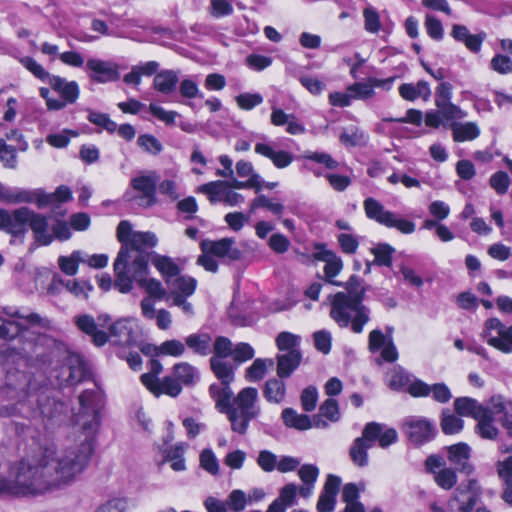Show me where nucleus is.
I'll return each mask as SVG.
<instances>
[{"label":"nucleus","instance_id":"a878e982","mask_svg":"<svg viewBox=\"0 0 512 512\" xmlns=\"http://www.w3.org/2000/svg\"><path fill=\"white\" fill-rule=\"evenodd\" d=\"M89 77L97 83H107L117 78V71L110 62L91 58L86 62Z\"/></svg>","mask_w":512,"mask_h":512},{"label":"nucleus","instance_id":"0e129e2a","mask_svg":"<svg viewBox=\"0 0 512 512\" xmlns=\"http://www.w3.org/2000/svg\"><path fill=\"white\" fill-rule=\"evenodd\" d=\"M364 28L367 32L378 33L381 28L380 16L373 7H366L363 11Z\"/></svg>","mask_w":512,"mask_h":512},{"label":"nucleus","instance_id":"c9c22d12","mask_svg":"<svg viewBox=\"0 0 512 512\" xmlns=\"http://www.w3.org/2000/svg\"><path fill=\"white\" fill-rule=\"evenodd\" d=\"M496 416L490 404V408L487 409L481 417L476 419L477 425L475 429L480 437L488 440H495L497 438L499 429L494 424Z\"/></svg>","mask_w":512,"mask_h":512},{"label":"nucleus","instance_id":"4468645a","mask_svg":"<svg viewBox=\"0 0 512 512\" xmlns=\"http://www.w3.org/2000/svg\"><path fill=\"white\" fill-rule=\"evenodd\" d=\"M393 331L391 326L386 327V334L380 329H374L369 333L368 338L369 351L375 353L381 350V359L389 363L395 362L399 357L392 338Z\"/></svg>","mask_w":512,"mask_h":512},{"label":"nucleus","instance_id":"c756f323","mask_svg":"<svg viewBox=\"0 0 512 512\" xmlns=\"http://www.w3.org/2000/svg\"><path fill=\"white\" fill-rule=\"evenodd\" d=\"M276 361L277 376L281 379H287L300 366L302 361V354L300 350L279 353L276 356Z\"/></svg>","mask_w":512,"mask_h":512},{"label":"nucleus","instance_id":"c85d7f7f","mask_svg":"<svg viewBox=\"0 0 512 512\" xmlns=\"http://www.w3.org/2000/svg\"><path fill=\"white\" fill-rule=\"evenodd\" d=\"M87 367L80 355L71 354L66 358L65 365L62 368V376L69 384H76L85 379Z\"/></svg>","mask_w":512,"mask_h":512},{"label":"nucleus","instance_id":"09e8293b","mask_svg":"<svg viewBox=\"0 0 512 512\" xmlns=\"http://www.w3.org/2000/svg\"><path fill=\"white\" fill-rule=\"evenodd\" d=\"M86 261V254L76 250L70 256H60L58 258L59 268L68 276H73L78 272L79 263Z\"/></svg>","mask_w":512,"mask_h":512},{"label":"nucleus","instance_id":"1a4fd4ad","mask_svg":"<svg viewBox=\"0 0 512 512\" xmlns=\"http://www.w3.org/2000/svg\"><path fill=\"white\" fill-rule=\"evenodd\" d=\"M143 269L144 263L136 261L134 264L135 277H132V281L135 280L147 293V296L141 301V313L146 319H156L157 325L160 327V312H157L155 308L156 302L160 299V283L155 278L144 275Z\"/></svg>","mask_w":512,"mask_h":512},{"label":"nucleus","instance_id":"79ce46f5","mask_svg":"<svg viewBox=\"0 0 512 512\" xmlns=\"http://www.w3.org/2000/svg\"><path fill=\"white\" fill-rule=\"evenodd\" d=\"M305 67H298L294 73V77L300 84L314 96H319L326 88V83L318 78L308 75L304 72Z\"/></svg>","mask_w":512,"mask_h":512},{"label":"nucleus","instance_id":"f257e3e1","mask_svg":"<svg viewBox=\"0 0 512 512\" xmlns=\"http://www.w3.org/2000/svg\"><path fill=\"white\" fill-rule=\"evenodd\" d=\"M94 397L92 391H84L79 396L80 409L75 415L73 444L57 450L45 449L39 457H26L10 466L13 496L43 495L72 484L83 473L93 454L100 423Z\"/></svg>","mask_w":512,"mask_h":512},{"label":"nucleus","instance_id":"f704fd0d","mask_svg":"<svg viewBox=\"0 0 512 512\" xmlns=\"http://www.w3.org/2000/svg\"><path fill=\"white\" fill-rule=\"evenodd\" d=\"M263 397L268 403L281 404L286 397V384L284 379L273 377L268 379L262 388Z\"/></svg>","mask_w":512,"mask_h":512},{"label":"nucleus","instance_id":"6e6552de","mask_svg":"<svg viewBox=\"0 0 512 512\" xmlns=\"http://www.w3.org/2000/svg\"><path fill=\"white\" fill-rule=\"evenodd\" d=\"M363 208L367 218L387 228L397 229L403 234H412L415 231V223L401 217L399 214L385 209L375 198H366Z\"/></svg>","mask_w":512,"mask_h":512},{"label":"nucleus","instance_id":"9d476101","mask_svg":"<svg viewBox=\"0 0 512 512\" xmlns=\"http://www.w3.org/2000/svg\"><path fill=\"white\" fill-rule=\"evenodd\" d=\"M16 319H24L31 325H38L43 328L50 325V321L39 314L23 315L17 309L5 307L0 311V339L10 340L20 333L22 325Z\"/></svg>","mask_w":512,"mask_h":512},{"label":"nucleus","instance_id":"e2e57ef3","mask_svg":"<svg viewBox=\"0 0 512 512\" xmlns=\"http://www.w3.org/2000/svg\"><path fill=\"white\" fill-rule=\"evenodd\" d=\"M424 26L427 35L435 41H441L444 37L442 22L432 14H426Z\"/></svg>","mask_w":512,"mask_h":512},{"label":"nucleus","instance_id":"aec40b11","mask_svg":"<svg viewBox=\"0 0 512 512\" xmlns=\"http://www.w3.org/2000/svg\"><path fill=\"white\" fill-rule=\"evenodd\" d=\"M450 36L457 43L463 44L465 48L473 54H478L481 51L483 42L487 38L485 31L480 30L473 34L464 24H453L451 26Z\"/></svg>","mask_w":512,"mask_h":512},{"label":"nucleus","instance_id":"4c0bfd02","mask_svg":"<svg viewBox=\"0 0 512 512\" xmlns=\"http://www.w3.org/2000/svg\"><path fill=\"white\" fill-rule=\"evenodd\" d=\"M31 217V210L27 207H21L10 213V221L7 225V232L19 236L26 232V226Z\"/></svg>","mask_w":512,"mask_h":512},{"label":"nucleus","instance_id":"864d4df0","mask_svg":"<svg viewBox=\"0 0 512 512\" xmlns=\"http://www.w3.org/2000/svg\"><path fill=\"white\" fill-rule=\"evenodd\" d=\"M0 201L9 203V204L32 203L33 202V194L28 190H21V189L6 187L5 191L2 194V198Z\"/></svg>","mask_w":512,"mask_h":512},{"label":"nucleus","instance_id":"473e14b6","mask_svg":"<svg viewBox=\"0 0 512 512\" xmlns=\"http://www.w3.org/2000/svg\"><path fill=\"white\" fill-rule=\"evenodd\" d=\"M28 224L38 244L49 245L53 241V236L49 233L48 229V219L45 216L31 210V217L29 218Z\"/></svg>","mask_w":512,"mask_h":512},{"label":"nucleus","instance_id":"37998d69","mask_svg":"<svg viewBox=\"0 0 512 512\" xmlns=\"http://www.w3.org/2000/svg\"><path fill=\"white\" fill-rule=\"evenodd\" d=\"M210 366L217 377V379L221 382H233L235 378L234 367L227 360V358L220 357H211L210 358Z\"/></svg>","mask_w":512,"mask_h":512},{"label":"nucleus","instance_id":"6e6d98bb","mask_svg":"<svg viewBox=\"0 0 512 512\" xmlns=\"http://www.w3.org/2000/svg\"><path fill=\"white\" fill-rule=\"evenodd\" d=\"M300 340L301 338L298 335L284 331L276 337V346L280 353L300 350Z\"/></svg>","mask_w":512,"mask_h":512},{"label":"nucleus","instance_id":"7ed1b4c3","mask_svg":"<svg viewBox=\"0 0 512 512\" xmlns=\"http://www.w3.org/2000/svg\"><path fill=\"white\" fill-rule=\"evenodd\" d=\"M330 317L341 328L350 325L355 334L363 332L364 326L370 321V309L363 304L364 289L352 276L346 284V291L329 296Z\"/></svg>","mask_w":512,"mask_h":512},{"label":"nucleus","instance_id":"72a5a7b5","mask_svg":"<svg viewBox=\"0 0 512 512\" xmlns=\"http://www.w3.org/2000/svg\"><path fill=\"white\" fill-rule=\"evenodd\" d=\"M400 96L406 101H415L422 98L424 101L429 100L431 96L430 85L425 80H419L414 83H403L398 88Z\"/></svg>","mask_w":512,"mask_h":512},{"label":"nucleus","instance_id":"a18cd8bd","mask_svg":"<svg viewBox=\"0 0 512 512\" xmlns=\"http://www.w3.org/2000/svg\"><path fill=\"white\" fill-rule=\"evenodd\" d=\"M31 384V376L25 371H8L6 375V385L8 388L26 395Z\"/></svg>","mask_w":512,"mask_h":512},{"label":"nucleus","instance_id":"c03bdc74","mask_svg":"<svg viewBox=\"0 0 512 512\" xmlns=\"http://www.w3.org/2000/svg\"><path fill=\"white\" fill-rule=\"evenodd\" d=\"M274 360L271 358H257L253 363L246 369L245 378L249 382L261 381L269 368L273 367Z\"/></svg>","mask_w":512,"mask_h":512},{"label":"nucleus","instance_id":"bb28decb","mask_svg":"<svg viewBox=\"0 0 512 512\" xmlns=\"http://www.w3.org/2000/svg\"><path fill=\"white\" fill-rule=\"evenodd\" d=\"M471 449L466 443H458L448 447V459L457 469L466 475H471L474 467L469 462Z\"/></svg>","mask_w":512,"mask_h":512},{"label":"nucleus","instance_id":"39448f33","mask_svg":"<svg viewBox=\"0 0 512 512\" xmlns=\"http://www.w3.org/2000/svg\"><path fill=\"white\" fill-rule=\"evenodd\" d=\"M261 414L259 392L255 387H245L234 396L227 419L231 430L239 435H245L250 422Z\"/></svg>","mask_w":512,"mask_h":512},{"label":"nucleus","instance_id":"49530a36","mask_svg":"<svg viewBox=\"0 0 512 512\" xmlns=\"http://www.w3.org/2000/svg\"><path fill=\"white\" fill-rule=\"evenodd\" d=\"M372 446L362 437L356 438L349 450V455L352 462L359 466L365 467L368 465V450Z\"/></svg>","mask_w":512,"mask_h":512},{"label":"nucleus","instance_id":"393cba45","mask_svg":"<svg viewBox=\"0 0 512 512\" xmlns=\"http://www.w3.org/2000/svg\"><path fill=\"white\" fill-rule=\"evenodd\" d=\"M189 445L186 442H177L162 450V464H169L175 472L185 471L187 469L185 453Z\"/></svg>","mask_w":512,"mask_h":512},{"label":"nucleus","instance_id":"dca6fc26","mask_svg":"<svg viewBox=\"0 0 512 512\" xmlns=\"http://www.w3.org/2000/svg\"><path fill=\"white\" fill-rule=\"evenodd\" d=\"M143 355L150 358L151 371L141 376L143 385L156 397L160 396V381L157 377L160 371V363L157 357L160 355V348L148 342H141L138 345Z\"/></svg>","mask_w":512,"mask_h":512},{"label":"nucleus","instance_id":"0eeeda50","mask_svg":"<svg viewBox=\"0 0 512 512\" xmlns=\"http://www.w3.org/2000/svg\"><path fill=\"white\" fill-rule=\"evenodd\" d=\"M158 175L156 172L145 171L133 177L123 198L127 202H134L140 207H150L157 202Z\"/></svg>","mask_w":512,"mask_h":512},{"label":"nucleus","instance_id":"58836bf2","mask_svg":"<svg viewBox=\"0 0 512 512\" xmlns=\"http://www.w3.org/2000/svg\"><path fill=\"white\" fill-rule=\"evenodd\" d=\"M450 128L455 142L472 141L480 135V129L474 122H452Z\"/></svg>","mask_w":512,"mask_h":512},{"label":"nucleus","instance_id":"603ef678","mask_svg":"<svg viewBox=\"0 0 512 512\" xmlns=\"http://www.w3.org/2000/svg\"><path fill=\"white\" fill-rule=\"evenodd\" d=\"M324 261H325V267H324V273L327 278V282H329L332 285L339 286L340 283L338 281L332 280L333 277L338 275L340 271L342 270L343 263L340 257L336 256L332 252H326L324 255Z\"/></svg>","mask_w":512,"mask_h":512},{"label":"nucleus","instance_id":"2eb2a0df","mask_svg":"<svg viewBox=\"0 0 512 512\" xmlns=\"http://www.w3.org/2000/svg\"><path fill=\"white\" fill-rule=\"evenodd\" d=\"M402 429L408 439L421 445L433 439L435 435L434 424L420 416H408L403 420Z\"/></svg>","mask_w":512,"mask_h":512},{"label":"nucleus","instance_id":"ea45409f","mask_svg":"<svg viewBox=\"0 0 512 512\" xmlns=\"http://www.w3.org/2000/svg\"><path fill=\"white\" fill-rule=\"evenodd\" d=\"M281 418L285 426L300 431L308 430L312 427V421L306 414H299L293 408H285L281 413Z\"/></svg>","mask_w":512,"mask_h":512},{"label":"nucleus","instance_id":"9b49d317","mask_svg":"<svg viewBox=\"0 0 512 512\" xmlns=\"http://www.w3.org/2000/svg\"><path fill=\"white\" fill-rule=\"evenodd\" d=\"M480 494L481 489L477 480L470 479L467 484L461 483L456 487L453 496L447 502L446 510L436 506H433L432 510L434 512H472Z\"/></svg>","mask_w":512,"mask_h":512},{"label":"nucleus","instance_id":"5fc2aeb1","mask_svg":"<svg viewBox=\"0 0 512 512\" xmlns=\"http://www.w3.org/2000/svg\"><path fill=\"white\" fill-rule=\"evenodd\" d=\"M162 123L166 126L180 127L181 130L185 132H192L194 129V125L184 120L182 115L176 111H167L162 109Z\"/></svg>","mask_w":512,"mask_h":512},{"label":"nucleus","instance_id":"20e7f679","mask_svg":"<svg viewBox=\"0 0 512 512\" xmlns=\"http://www.w3.org/2000/svg\"><path fill=\"white\" fill-rule=\"evenodd\" d=\"M185 264V259L162 255V279L165 282L162 298L168 305L177 306L184 314L192 316L194 309L188 298L195 293L198 282L194 277L182 274Z\"/></svg>","mask_w":512,"mask_h":512},{"label":"nucleus","instance_id":"2f4dec72","mask_svg":"<svg viewBox=\"0 0 512 512\" xmlns=\"http://www.w3.org/2000/svg\"><path fill=\"white\" fill-rule=\"evenodd\" d=\"M490 404L493 407L494 413L497 416L501 415V425L512 438V400L505 399L501 395H494L490 398Z\"/></svg>","mask_w":512,"mask_h":512},{"label":"nucleus","instance_id":"8fccbe9b","mask_svg":"<svg viewBox=\"0 0 512 512\" xmlns=\"http://www.w3.org/2000/svg\"><path fill=\"white\" fill-rule=\"evenodd\" d=\"M173 376L186 386L193 385L199 378L198 371L187 362H180L173 367Z\"/></svg>","mask_w":512,"mask_h":512},{"label":"nucleus","instance_id":"69168bd1","mask_svg":"<svg viewBox=\"0 0 512 512\" xmlns=\"http://www.w3.org/2000/svg\"><path fill=\"white\" fill-rule=\"evenodd\" d=\"M200 466L205 471L212 475H217L219 473V463L211 449H204L200 453Z\"/></svg>","mask_w":512,"mask_h":512},{"label":"nucleus","instance_id":"e433bc0d","mask_svg":"<svg viewBox=\"0 0 512 512\" xmlns=\"http://www.w3.org/2000/svg\"><path fill=\"white\" fill-rule=\"evenodd\" d=\"M180 70L162 69V103L173 102L179 89Z\"/></svg>","mask_w":512,"mask_h":512},{"label":"nucleus","instance_id":"338daca9","mask_svg":"<svg viewBox=\"0 0 512 512\" xmlns=\"http://www.w3.org/2000/svg\"><path fill=\"white\" fill-rule=\"evenodd\" d=\"M490 68L502 75L512 72V60L509 56L495 54L490 61Z\"/></svg>","mask_w":512,"mask_h":512},{"label":"nucleus","instance_id":"423d86ee","mask_svg":"<svg viewBox=\"0 0 512 512\" xmlns=\"http://www.w3.org/2000/svg\"><path fill=\"white\" fill-rule=\"evenodd\" d=\"M19 61L35 78L49 84L51 89L59 95L58 101L63 103V109L67 105L74 104L79 98L80 88L76 81H68L61 76L50 74L33 57L23 56Z\"/></svg>","mask_w":512,"mask_h":512},{"label":"nucleus","instance_id":"f8f14e48","mask_svg":"<svg viewBox=\"0 0 512 512\" xmlns=\"http://www.w3.org/2000/svg\"><path fill=\"white\" fill-rule=\"evenodd\" d=\"M481 338L502 353H512V325L506 326L498 318H489L484 322Z\"/></svg>","mask_w":512,"mask_h":512},{"label":"nucleus","instance_id":"a19ab883","mask_svg":"<svg viewBox=\"0 0 512 512\" xmlns=\"http://www.w3.org/2000/svg\"><path fill=\"white\" fill-rule=\"evenodd\" d=\"M185 346L200 356L211 352V336L208 333H194L185 338Z\"/></svg>","mask_w":512,"mask_h":512},{"label":"nucleus","instance_id":"3c124183","mask_svg":"<svg viewBox=\"0 0 512 512\" xmlns=\"http://www.w3.org/2000/svg\"><path fill=\"white\" fill-rule=\"evenodd\" d=\"M87 120L101 130L107 131L109 134L116 132L117 123L113 121L106 113H101L92 109L88 110Z\"/></svg>","mask_w":512,"mask_h":512},{"label":"nucleus","instance_id":"7c9ffc66","mask_svg":"<svg viewBox=\"0 0 512 512\" xmlns=\"http://www.w3.org/2000/svg\"><path fill=\"white\" fill-rule=\"evenodd\" d=\"M490 408V401L487 405H482L476 399L470 397H459L454 401V409L460 416L472 417L475 420L487 409Z\"/></svg>","mask_w":512,"mask_h":512},{"label":"nucleus","instance_id":"412c9836","mask_svg":"<svg viewBox=\"0 0 512 512\" xmlns=\"http://www.w3.org/2000/svg\"><path fill=\"white\" fill-rule=\"evenodd\" d=\"M195 98L204 99V94L200 91L198 83L191 77L183 78L179 83L177 96L173 103L188 105L194 112H198L202 105L193 102L192 100Z\"/></svg>","mask_w":512,"mask_h":512},{"label":"nucleus","instance_id":"f3484780","mask_svg":"<svg viewBox=\"0 0 512 512\" xmlns=\"http://www.w3.org/2000/svg\"><path fill=\"white\" fill-rule=\"evenodd\" d=\"M203 253L221 258L226 261H238L242 258L241 250L235 245L233 238L220 240H203L200 244Z\"/></svg>","mask_w":512,"mask_h":512},{"label":"nucleus","instance_id":"13d9d810","mask_svg":"<svg viewBox=\"0 0 512 512\" xmlns=\"http://www.w3.org/2000/svg\"><path fill=\"white\" fill-rule=\"evenodd\" d=\"M258 208H266L272 214L278 217H280L283 214L285 209L282 203L275 202L272 199L266 197L265 195H260L252 201L250 205L251 212H254Z\"/></svg>","mask_w":512,"mask_h":512},{"label":"nucleus","instance_id":"052dcab7","mask_svg":"<svg viewBox=\"0 0 512 512\" xmlns=\"http://www.w3.org/2000/svg\"><path fill=\"white\" fill-rule=\"evenodd\" d=\"M435 483L444 490L452 489L457 483V475L456 472L447 467H443L435 473L433 477Z\"/></svg>","mask_w":512,"mask_h":512},{"label":"nucleus","instance_id":"ddd939ff","mask_svg":"<svg viewBox=\"0 0 512 512\" xmlns=\"http://www.w3.org/2000/svg\"><path fill=\"white\" fill-rule=\"evenodd\" d=\"M290 145H294V141L289 138L273 141L267 136L257 133L254 150L258 155L269 160H298L299 157L289 149Z\"/></svg>","mask_w":512,"mask_h":512},{"label":"nucleus","instance_id":"774afa93","mask_svg":"<svg viewBox=\"0 0 512 512\" xmlns=\"http://www.w3.org/2000/svg\"><path fill=\"white\" fill-rule=\"evenodd\" d=\"M128 508V501L123 497H115L101 504L95 512H125Z\"/></svg>","mask_w":512,"mask_h":512},{"label":"nucleus","instance_id":"6ab92c4d","mask_svg":"<svg viewBox=\"0 0 512 512\" xmlns=\"http://www.w3.org/2000/svg\"><path fill=\"white\" fill-rule=\"evenodd\" d=\"M66 412L65 403L46 397L39 402L38 410L33 412L32 417L42 418L44 425L48 426L60 423L65 418Z\"/></svg>","mask_w":512,"mask_h":512},{"label":"nucleus","instance_id":"bf43d9fd","mask_svg":"<svg viewBox=\"0 0 512 512\" xmlns=\"http://www.w3.org/2000/svg\"><path fill=\"white\" fill-rule=\"evenodd\" d=\"M347 91L350 92L352 100H367L375 95L374 86L369 82V79L367 82H355L347 87Z\"/></svg>","mask_w":512,"mask_h":512},{"label":"nucleus","instance_id":"f03ea898","mask_svg":"<svg viewBox=\"0 0 512 512\" xmlns=\"http://www.w3.org/2000/svg\"><path fill=\"white\" fill-rule=\"evenodd\" d=\"M116 236L122 244L114 262L116 280L115 288L121 293L132 289V277H135L134 264L144 263V275H149V249L157 245L158 238L152 232L134 231L127 220H122L117 226Z\"/></svg>","mask_w":512,"mask_h":512},{"label":"nucleus","instance_id":"4be33fe9","mask_svg":"<svg viewBox=\"0 0 512 512\" xmlns=\"http://www.w3.org/2000/svg\"><path fill=\"white\" fill-rule=\"evenodd\" d=\"M231 383L232 382L228 381H219L212 383L208 389L209 395L215 403V408L225 415H227L234 398Z\"/></svg>","mask_w":512,"mask_h":512},{"label":"nucleus","instance_id":"5701e85b","mask_svg":"<svg viewBox=\"0 0 512 512\" xmlns=\"http://www.w3.org/2000/svg\"><path fill=\"white\" fill-rule=\"evenodd\" d=\"M236 171L237 176L243 180L233 178L230 182H226L229 187L237 189L255 188L257 191L262 188L261 179L253 173L251 162H237Z\"/></svg>","mask_w":512,"mask_h":512},{"label":"nucleus","instance_id":"b1692460","mask_svg":"<svg viewBox=\"0 0 512 512\" xmlns=\"http://www.w3.org/2000/svg\"><path fill=\"white\" fill-rule=\"evenodd\" d=\"M137 324L133 319H120L110 327V337L113 342L123 346L135 343V328Z\"/></svg>","mask_w":512,"mask_h":512},{"label":"nucleus","instance_id":"de8ad7c7","mask_svg":"<svg viewBox=\"0 0 512 512\" xmlns=\"http://www.w3.org/2000/svg\"><path fill=\"white\" fill-rule=\"evenodd\" d=\"M315 162H309L308 164H305L303 166V171L309 170L314 173L315 176H325L330 183V185L333 187V189L337 191H343L345 190L351 183V180L348 176L339 175V174H333V173H327L323 174L320 168H314L312 164Z\"/></svg>","mask_w":512,"mask_h":512},{"label":"nucleus","instance_id":"a211bd4d","mask_svg":"<svg viewBox=\"0 0 512 512\" xmlns=\"http://www.w3.org/2000/svg\"><path fill=\"white\" fill-rule=\"evenodd\" d=\"M364 438L371 446L378 442L381 448H387L398 440L397 431L385 424L369 422L362 431Z\"/></svg>","mask_w":512,"mask_h":512},{"label":"nucleus","instance_id":"4d7b16f0","mask_svg":"<svg viewBox=\"0 0 512 512\" xmlns=\"http://www.w3.org/2000/svg\"><path fill=\"white\" fill-rule=\"evenodd\" d=\"M444 121L447 125L450 126V123L456 122V120L464 119L467 116V113L463 111L458 105L451 102L443 103L436 106Z\"/></svg>","mask_w":512,"mask_h":512},{"label":"nucleus","instance_id":"cd10ccee","mask_svg":"<svg viewBox=\"0 0 512 512\" xmlns=\"http://www.w3.org/2000/svg\"><path fill=\"white\" fill-rule=\"evenodd\" d=\"M73 321L80 331L92 338V341L96 346H103L107 342V334L98 329V324L91 315H77L74 317Z\"/></svg>","mask_w":512,"mask_h":512},{"label":"nucleus","instance_id":"680f3d73","mask_svg":"<svg viewBox=\"0 0 512 512\" xmlns=\"http://www.w3.org/2000/svg\"><path fill=\"white\" fill-rule=\"evenodd\" d=\"M238 107L245 111H250L263 103V96L258 93H240L235 97Z\"/></svg>","mask_w":512,"mask_h":512}]
</instances>
